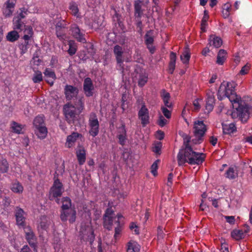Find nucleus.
Returning <instances> with one entry per match:
<instances>
[{
  "instance_id": "1",
  "label": "nucleus",
  "mask_w": 252,
  "mask_h": 252,
  "mask_svg": "<svg viewBox=\"0 0 252 252\" xmlns=\"http://www.w3.org/2000/svg\"><path fill=\"white\" fill-rule=\"evenodd\" d=\"M218 98L220 100L227 97L232 103L233 108H235L232 113L233 118H239L243 123H246L250 117V102L242 100L235 92L233 83L227 82L226 85L221 84L218 93Z\"/></svg>"
},
{
  "instance_id": "13",
  "label": "nucleus",
  "mask_w": 252,
  "mask_h": 252,
  "mask_svg": "<svg viewBox=\"0 0 252 252\" xmlns=\"http://www.w3.org/2000/svg\"><path fill=\"white\" fill-rule=\"evenodd\" d=\"M66 26L67 24L64 20L59 21L56 25V35L60 40H64L66 37L64 29L66 28Z\"/></svg>"
},
{
  "instance_id": "2",
  "label": "nucleus",
  "mask_w": 252,
  "mask_h": 252,
  "mask_svg": "<svg viewBox=\"0 0 252 252\" xmlns=\"http://www.w3.org/2000/svg\"><path fill=\"white\" fill-rule=\"evenodd\" d=\"M179 134L183 138V144L177 155L178 165L182 166L186 163L190 165L194 161L192 156L195 151L192 148L194 144L191 143V137L189 135L182 131H180Z\"/></svg>"
},
{
  "instance_id": "55",
  "label": "nucleus",
  "mask_w": 252,
  "mask_h": 252,
  "mask_svg": "<svg viewBox=\"0 0 252 252\" xmlns=\"http://www.w3.org/2000/svg\"><path fill=\"white\" fill-rule=\"evenodd\" d=\"M250 69V64L249 63H247L244 66H243L241 69L240 70L239 73L242 75H244L247 74Z\"/></svg>"
},
{
  "instance_id": "27",
  "label": "nucleus",
  "mask_w": 252,
  "mask_h": 252,
  "mask_svg": "<svg viewBox=\"0 0 252 252\" xmlns=\"http://www.w3.org/2000/svg\"><path fill=\"white\" fill-rule=\"evenodd\" d=\"M176 61V54L174 52H171L170 54V62L168 65V72L172 74L173 73L175 69Z\"/></svg>"
},
{
  "instance_id": "62",
  "label": "nucleus",
  "mask_w": 252,
  "mask_h": 252,
  "mask_svg": "<svg viewBox=\"0 0 252 252\" xmlns=\"http://www.w3.org/2000/svg\"><path fill=\"white\" fill-rule=\"evenodd\" d=\"M157 138L159 140H161L164 138V132L160 130L157 131Z\"/></svg>"
},
{
  "instance_id": "16",
  "label": "nucleus",
  "mask_w": 252,
  "mask_h": 252,
  "mask_svg": "<svg viewBox=\"0 0 252 252\" xmlns=\"http://www.w3.org/2000/svg\"><path fill=\"white\" fill-rule=\"evenodd\" d=\"M113 53L115 56L117 63L120 67H123L124 50L122 47L119 45H115L113 48Z\"/></svg>"
},
{
  "instance_id": "49",
  "label": "nucleus",
  "mask_w": 252,
  "mask_h": 252,
  "mask_svg": "<svg viewBox=\"0 0 252 252\" xmlns=\"http://www.w3.org/2000/svg\"><path fill=\"white\" fill-rule=\"evenodd\" d=\"M148 81V76L146 74H141L140 75L138 80V86L140 87L144 86Z\"/></svg>"
},
{
  "instance_id": "40",
  "label": "nucleus",
  "mask_w": 252,
  "mask_h": 252,
  "mask_svg": "<svg viewBox=\"0 0 252 252\" xmlns=\"http://www.w3.org/2000/svg\"><path fill=\"white\" fill-rule=\"evenodd\" d=\"M9 170V164L5 158H2L0 160V173H5Z\"/></svg>"
},
{
  "instance_id": "6",
  "label": "nucleus",
  "mask_w": 252,
  "mask_h": 252,
  "mask_svg": "<svg viewBox=\"0 0 252 252\" xmlns=\"http://www.w3.org/2000/svg\"><path fill=\"white\" fill-rule=\"evenodd\" d=\"M25 233V239L34 252H37V238L30 226L23 228Z\"/></svg>"
},
{
  "instance_id": "36",
  "label": "nucleus",
  "mask_w": 252,
  "mask_h": 252,
  "mask_svg": "<svg viewBox=\"0 0 252 252\" xmlns=\"http://www.w3.org/2000/svg\"><path fill=\"white\" fill-rule=\"evenodd\" d=\"M10 189L13 192L16 193H22L24 189L22 184L17 181L12 184Z\"/></svg>"
},
{
  "instance_id": "32",
  "label": "nucleus",
  "mask_w": 252,
  "mask_h": 252,
  "mask_svg": "<svg viewBox=\"0 0 252 252\" xmlns=\"http://www.w3.org/2000/svg\"><path fill=\"white\" fill-rule=\"evenodd\" d=\"M226 55L227 52L225 50H220L217 55L216 63L219 65H222L226 59Z\"/></svg>"
},
{
  "instance_id": "10",
  "label": "nucleus",
  "mask_w": 252,
  "mask_h": 252,
  "mask_svg": "<svg viewBox=\"0 0 252 252\" xmlns=\"http://www.w3.org/2000/svg\"><path fill=\"white\" fill-rule=\"evenodd\" d=\"M76 212L74 209H69L65 210H62L61 212L60 218L62 221H66L68 220L71 223L75 222L76 220Z\"/></svg>"
},
{
  "instance_id": "12",
  "label": "nucleus",
  "mask_w": 252,
  "mask_h": 252,
  "mask_svg": "<svg viewBox=\"0 0 252 252\" xmlns=\"http://www.w3.org/2000/svg\"><path fill=\"white\" fill-rule=\"evenodd\" d=\"M138 116L139 119L141 120V125L143 127H145L147 125L149 124L150 117L149 110L144 104L142 105L138 111Z\"/></svg>"
},
{
  "instance_id": "50",
  "label": "nucleus",
  "mask_w": 252,
  "mask_h": 252,
  "mask_svg": "<svg viewBox=\"0 0 252 252\" xmlns=\"http://www.w3.org/2000/svg\"><path fill=\"white\" fill-rule=\"evenodd\" d=\"M20 12L19 13H18L17 16L14 17V18H19L22 20V19H24L27 15L28 10L26 8H20Z\"/></svg>"
},
{
  "instance_id": "24",
  "label": "nucleus",
  "mask_w": 252,
  "mask_h": 252,
  "mask_svg": "<svg viewBox=\"0 0 252 252\" xmlns=\"http://www.w3.org/2000/svg\"><path fill=\"white\" fill-rule=\"evenodd\" d=\"M80 137H82L81 134L75 132H72L66 138V146L68 148L72 147L77 139Z\"/></svg>"
},
{
  "instance_id": "37",
  "label": "nucleus",
  "mask_w": 252,
  "mask_h": 252,
  "mask_svg": "<svg viewBox=\"0 0 252 252\" xmlns=\"http://www.w3.org/2000/svg\"><path fill=\"white\" fill-rule=\"evenodd\" d=\"M68 45L69 48L67 50V53L70 56H72L75 54L77 51V46L76 43L74 40H70L68 41Z\"/></svg>"
},
{
  "instance_id": "22",
  "label": "nucleus",
  "mask_w": 252,
  "mask_h": 252,
  "mask_svg": "<svg viewBox=\"0 0 252 252\" xmlns=\"http://www.w3.org/2000/svg\"><path fill=\"white\" fill-rule=\"evenodd\" d=\"M120 130L119 131V134L117 137L119 139V143L122 146L125 144L126 140V130L125 124H122V126L119 127Z\"/></svg>"
},
{
  "instance_id": "31",
  "label": "nucleus",
  "mask_w": 252,
  "mask_h": 252,
  "mask_svg": "<svg viewBox=\"0 0 252 252\" xmlns=\"http://www.w3.org/2000/svg\"><path fill=\"white\" fill-rule=\"evenodd\" d=\"M69 9L71 11V14L77 18L80 19L82 17L79 12L78 5L75 2H71L69 4Z\"/></svg>"
},
{
  "instance_id": "28",
  "label": "nucleus",
  "mask_w": 252,
  "mask_h": 252,
  "mask_svg": "<svg viewBox=\"0 0 252 252\" xmlns=\"http://www.w3.org/2000/svg\"><path fill=\"white\" fill-rule=\"evenodd\" d=\"M209 40L210 46H213L217 48L220 47L222 44V40L221 38L214 35H210Z\"/></svg>"
},
{
  "instance_id": "64",
  "label": "nucleus",
  "mask_w": 252,
  "mask_h": 252,
  "mask_svg": "<svg viewBox=\"0 0 252 252\" xmlns=\"http://www.w3.org/2000/svg\"><path fill=\"white\" fill-rule=\"evenodd\" d=\"M225 218L227 222L230 224H234L235 221V217L234 216H225Z\"/></svg>"
},
{
  "instance_id": "14",
  "label": "nucleus",
  "mask_w": 252,
  "mask_h": 252,
  "mask_svg": "<svg viewBox=\"0 0 252 252\" xmlns=\"http://www.w3.org/2000/svg\"><path fill=\"white\" fill-rule=\"evenodd\" d=\"M25 212L24 211L19 207H16L15 210V216L16 218V224L19 226L22 227L23 228L25 227V220L26 218L25 217Z\"/></svg>"
},
{
  "instance_id": "61",
  "label": "nucleus",
  "mask_w": 252,
  "mask_h": 252,
  "mask_svg": "<svg viewBox=\"0 0 252 252\" xmlns=\"http://www.w3.org/2000/svg\"><path fill=\"white\" fill-rule=\"evenodd\" d=\"M114 211L112 209L111 207H109L105 211V214L103 217H110V216L113 213Z\"/></svg>"
},
{
  "instance_id": "59",
  "label": "nucleus",
  "mask_w": 252,
  "mask_h": 252,
  "mask_svg": "<svg viewBox=\"0 0 252 252\" xmlns=\"http://www.w3.org/2000/svg\"><path fill=\"white\" fill-rule=\"evenodd\" d=\"M3 13L5 17H9L12 14L13 11L11 9L8 8L6 6L3 8Z\"/></svg>"
},
{
  "instance_id": "4",
  "label": "nucleus",
  "mask_w": 252,
  "mask_h": 252,
  "mask_svg": "<svg viewBox=\"0 0 252 252\" xmlns=\"http://www.w3.org/2000/svg\"><path fill=\"white\" fill-rule=\"evenodd\" d=\"M63 112L66 121L69 124H74L81 113L79 112L78 110H76L75 106L70 102L64 105Z\"/></svg>"
},
{
  "instance_id": "7",
  "label": "nucleus",
  "mask_w": 252,
  "mask_h": 252,
  "mask_svg": "<svg viewBox=\"0 0 252 252\" xmlns=\"http://www.w3.org/2000/svg\"><path fill=\"white\" fill-rule=\"evenodd\" d=\"M70 32L72 36L78 42L85 43L87 42L85 32L81 30L76 24H72L70 27Z\"/></svg>"
},
{
  "instance_id": "39",
  "label": "nucleus",
  "mask_w": 252,
  "mask_h": 252,
  "mask_svg": "<svg viewBox=\"0 0 252 252\" xmlns=\"http://www.w3.org/2000/svg\"><path fill=\"white\" fill-rule=\"evenodd\" d=\"M19 38V34L15 30L9 32L6 36V39L10 42H14Z\"/></svg>"
},
{
  "instance_id": "9",
  "label": "nucleus",
  "mask_w": 252,
  "mask_h": 252,
  "mask_svg": "<svg viewBox=\"0 0 252 252\" xmlns=\"http://www.w3.org/2000/svg\"><path fill=\"white\" fill-rule=\"evenodd\" d=\"M154 31L150 30L148 31L144 36V43L147 48L151 54H153L156 51V48L154 46Z\"/></svg>"
},
{
  "instance_id": "30",
  "label": "nucleus",
  "mask_w": 252,
  "mask_h": 252,
  "mask_svg": "<svg viewBox=\"0 0 252 252\" xmlns=\"http://www.w3.org/2000/svg\"><path fill=\"white\" fill-rule=\"evenodd\" d=\"M223 133L224 134H231L236 131V127L233 123L222 124Z\"/></svg>"
},
{
  "instance_id": "60",
  "label": "nucleus",
  "mask_w": 252,
  "mask_h": 252,
  "mask_svg": "<svg viewBox=\"0 0 252 252\" xmlns=\"http://www.w3.org/2000/svg\"><path fill=\"white\" fill-rule=\"evenodd\" d=\"M90 235H88V240L89 242H90V243H92L94 242V240L95 235L94 234V232L92 229L90 230Z\"/></svg>"
},
{
  "instance_id": "15",
  "label": "nucleus",
  "mask_w": 252,
  "mask_h": 252,
  "mask_svg": "<svg viewBox=\"0 0 252 252\" xmlns=\"http://www.w3.org/2000/svg\"><path fill=\"white\" fill-rule=\"evenodd\" d=\"M94 89V87L92 79L89 77L85 78L83 83V91L86 96L87 97L93 96Z\"/></svg>"
},
{
  "instance_id": "58",
  "label": "nucleus",
  "mask_w": 252,
  "mask_h": 252,
  "mask_svg": "<svg viewBox=\"0 0 252 252\" xmlns=\"http://www.w3.org/2000/svg\"><path fill=\"white\" fill-rule=\"evenodd\" d=\"M222 9L226 11H228L229 12H230V13H232L234 12L231 4L229 2H227L225 4H224L223 5Z\"/></svg>"
},
{
  "instance_id": "26",
  "label": "nucleus",
  "mask_w": 252,
  "mask_h": 252,
  "mask_svg": "<svg viewBox=\"0 0 252 252\" xmlns=\"http://www.w3.org/2000/svg\"><path fill=\"white\" fill-rule=\"evenodd\" d=\"M28 25L21 19L19 18H14L13 19V29L14 30L19 31V32L23 31Z\"/></svg>"
},
{
  "instance_id": "33",
  "label": "nucleus",
  "mask_w": 252,
  "mask_h": 252,
  "mask_svg": "<svg viewBox=\"0 0 252 252\" xmlns=\"http://www.w3.org/2000/svg\"><path fill=\"white\" fill-rule=\"evenodd\" d=\"M47 128L45 126L36 128L35 133L40 139H44L47 135Z\"/></svg>"
},
{
  "instance_id": "34",
  "label": "nucleus",
  "mask_w": 252,
  "mask_h": 252,
  "mask_svg": "<svg viewBox=\"0 0 252 252\" xmlns=\"http://www.w3.org/2000/svg\"><path fill=\"white\" fill-rule=\"evenodd\" d=\"M23 31L24 35L22 38L24 40H31V39L32 38L34 32L32 26H27V27Z\"/></svg>"
},
{
  "instance_id": "23",
  "label": "nucleus",
  "mask_w": 252,
  "mask_h": 252,
  "mask_svg": "<svg viewBox=\"0 0 252 252\" xmlns=\"http://www.w3.org/2000/svg\"><path fill=\"white\" fill-rule=\"evenodd\" d=\"M193 162L190 165H200L205 160L206 155L202 153L195 152L192 156Z\"/></svg>"
},
{
  "instance_id": "8",
  "label": "nucleus",
  "mask_w": 252,
  "mask_h": 252,
  "mask_svg": "<svg viewBox=\"0 0 252 252\" xmlns=\"http://www.w3.org/2000/svg\"><path fill=\"white\" fill-rule=\"evenodd\" d=\"M89 126L90 128L89 131V134L93 137L97 136L99 133V125L97 116L94 113H92L90 115Z\"/></svg>"
},
{
  "instance_id": "43",
  "label": "nucleus",
  "mask_w": 252,
  "mask_h": 252,
  "mask_svg": "<svg viewBox=\"0 0 252 252\" xmlns=\"http://www.w3.org/2000/svg\"><path fill=\"white\" fill-rule=\"evenodd\" d=\"M62 206L61 207L62 210H67L71 209V200L68 197H64L62 198Z\"/></svg>"
},
{
  "instance_id": "56",
  "label": "nucleus",
  "mask_w": 252,
  "mask_h": 252,
  "mask_svg": "<svg viewBox=\"0 0 252 252\" xmlns=\"http://www.w3.org/2000/svg\"><path fill=\"white\" fill-rule=\"evenodd\" d=\"M167 121L166 120L163 116L160 115L159 116V119L158 121V124L160 126V127H163L165 126V125L167 124Z\"/></svg>"
},
{
  "instance_id": "48",
  "label": "nucleus",
  "mask_w": 252,
  "mask_h": 252,
  "mask_svg": "<svg viewBox=\"0 0 252 252\" xmlns=\"http://www.w3.org/2000/svg\"><path fill=\"white\" fill-rule=\"evenodd\" d=\"M162 146V145L161 142H156L153 147V152L156 153L157 155H160Z\"/></svg>"
},
{
  "instance_id": "35",
  "label": "nucleus",
  "mask_w": 252,
  "mask_h": 252,
  "mask_svg": "<svg viewBox=\"0 0 252 252\" xmlns=\"http://www.w3.org/2000/svg\"><path fill=\"white\" fill-rule=\"evenodd\" d=\"M75 99L76 100L74 101L73 105L75 106L76 110H78L79 112H82L84 109V97L83 96H79Z\"/></svg>"
},
{
  "instance_id": "5",
  "label": "nucleus",
  "mask_w": 252,
  "mask_h": 252,
  "mask_svg": "<svg viewBox=\"0 0 252 252\" xmlns=\"http://www.w3.org/2000/svg\"><path fill=\"white\" fill-rule=\"evenodd\" d=\"M54 183L50 190L49 199L53 200L55 198L62 196L63 192V185L58 179V174L55 172L54 177Z\"/></svg>"
},
{
  "instance_id": "11",
  "label": "nucleus",
  "mask_w": 252,
  "mask_h": 252,
  "mask_svg": "<svg viewBox=\"0 0 252 252\" xmlns=\"http://www.w3.org/2000/svg\"><path fill=\"white\" fill-rule=\"evenodd\" d=\"M64 92L66 100L70 101L77 98L79 89L72 85H66L64 87Z\"/></svg>"
},
{
  "instance_id": "25",
  "label": "nucleus",
  "mask_w": 252,
  "mask_h": 252,
  "mask_svg": "<svg viewBox=\"0 0 252 252\" xmlns=\"http://www.w3.org/2000/svg\"><path fill=\"white\" fill-rule=\"evenodd\" d=\"M163 102L164 104V107H166L169 109H172L173 105L172 102H169L170 98V94L169 93L167 92L165 90L163 89L161 91L160 94Z\"/></svg>"
},
{
  "instance_id": "38",
  "label": "nucleus",
  "mask_w": 252,
  "mask_h": 252,
  "mask_svg": "<svg viewBox=\"0 0 252 252\" xmlns=\"http://www.w3.org/2000/svg\"><path fill=\"white\" fill-rule=\"evenodd\" d=\"M225 175V177L230 180L235 179L238 176V173L233 167H229Z\"/></svg>"
},
{
  "instance_id": "57",
  "label": "nucleus",
  "mask_w": 252,
  "mask_h": 252,
  "mask_svg": "<svg viewBox=\"0 0 252 252\" xmlns=\"http://www.w3.org/2000/svg\"><path fill=\"white\" fill-rule=\"evenodd\" d=\"M142 17H135L134 20H135V24L136 26V28H140V27H144V25L142 23V21L141 20Z\"/></svg>"
},
{
  "instance_id": "47",
  "label": "nucleus",
  "mask_w": 252,
  "mask_h": 252,
  "mask_svg": "<svg viewBox=\"0 0 252 252\" xmlns=\"http://www.w3.org/2000/svg\"><path fill=\"white\" fill-rule=\"evenodd\" d=\"M190 58V53L188 50L184 51L180 56L181 60L184 64H187L189 63Z\"/></svg>"
},
{
  "instance_id": "42",
  "label": "nucleus",
  "mask_w": 252,
  "mask_h": 252,
  "mask_svg": "<svg viewBox=\"0 0 252 252\" xmlns=\"http://www.w3.org/2000/svg\"><path fill=\"white\" fill-rule=\"evenodd\" d=\"M209 14L207 10H205L204 11V16L201 20V30L202 32L206 31V27L207 26V22L209 19Z\"/></svg>"
},
{
  "instance_id": "54",
  "label": "nucleus",
  "mask_w": 252,
  "mask_h": 252,
  "mask_svg": "<svg viewBox=\"0 0 252 252\" xmlns=\"http://www.w3.org/2000/svg\"><path fill=\"white\" fill-rule=\"evenodd\" d=\"M15 0H8L4 4V6L9 9L14 11V9L15 6Z\"/></svg>"
},
{
  "instance_id": "21",
  "label": "nucleus",
  "mask_w": 252,
  "mask_h": 252,
  "mask_svg": "<svg viewBox=\"0 0 252 252\" xmlns=\"http://www.w3.org/2000/svg\"><path fill=\"white\" fill-rule=\"evenodd\" d=\"M215 102L214 93L212 92H209L207 93V98L206 103V109L208 112L213 110Z\"/></svg>"
},
{
  "instance_id": "19",
  "label": "nucleus",
  "mask_w": 252,
  "mask_h": 252,
  "mask_svg": "<svg viewBox=\"0 0 252 252\" xmlns=\"http://www.w3.org/2000/svg\"><path fill=\"white\" fill-rule=\"evenodd\" d=\"M143 1L140 0L134 1V16L135 17H142L144 9L142 8Z\"/></svg>"
},
{
  "instance_id": "29",
  "label": "nucleus",
  "mask_w": 252,
  "mask_h": 252,
  "mask_svg": "<svg viewBox=\"0 0 252 252\" xmlns=\"http://www.w3.org/2000/svg\"><path fill=\"white\" fill-rule=\"evenodd\" d=\"M140 246L137 242L134 241H130L127 244V252H139Z\"/></svg>"
},
{
  "instance_id": "45",
  "label": "nucleus",
  "mask_w": 252,
  "mask_h": 252,
  "mask_svg": "<svg viewBox=\"0 0 252 252\" xmlns=\"http://www.w3.org/2000/svg\"><path fill=\"white\" fill-rule=\"evenodd\" d=\"M12 130L13 132L21 134L23 133L22 129L23 128V126L22 125L18 124L15 122H12L11 125Z\"/></svg>"
},
{
  "instance_id": "46",
  "label": "nucleus",
  "mask_w": 252,
  "mask_h": 252,
  "mask_svg": "<svg viewBox=\"0 0 252 252\" xmlns=\"http://www.w3.org/2000/svg\"><path fill=\"white\" fill-rule=\"evenodd\" d=\"M32 80L34 83H39L41 82L43 80V76L41 72L38 70L35 71Z\"/></svg>"
},
{
  "instance_id": "44",
  "label": "nucleus",
  "mask_w": 252,
  "mask_h": 252,
  "mask_svg": "<svg viewBox=\"0 0 252 252\" xmlns=\"http://www.w3.org/2000/svg\"><path fill=\"white\" fill-rule=\"evenodd\" d=\"M33 126L36 128L45 126L43 116H37L33 120Z\"/></svg>"
},
{
  "instance_id": "52",
  "label": "nucleus",
  "mask_w": 252,
  "mask_h": 252,
  "mask_svg": "<svg viewBox=\"0 0 252 252\" xmlns=\"http://www.w3.org/2000/svg\"><path fill=\"white\" fill-rule=\"evenodd\" d=\"M168 108L164 106L161 107V110L163 115L167 118L169 119L171 117V111L168 109Z\"/></svg>"
},
{
  "instance_id": "20",
  "label": "nucleus",
  "mask_w": 252,
  "mask_h": 252,
  "mask_svg": "<svg viewBox=\"0 0 252 252\" xmlns=\"http://www.w3.org/2000/svg\"><path fill=\"white\" fill-rule=\"evenodd\" d=\"M76 154L79 164L83 165L85 162L86 158V151L85 148L82 146H78Z\"/></svg>"
},
{
  "instance_id": "3",
  "label": "nucleus",
  "mask_w": 252,
  "mask_h": 252,
  "mask_svg": "<svg viewBox=\"0 0 252 252\" xmlns=\"http://www.w3.org/2000/svg\"><path fill=\"white\" fill-rule=\"evenodd\" d=\"M193 129L195 138L191 139V143L194 145L199 144L204 140L203 137L207 131L206 126L202 121H195Z\"/></svg>"
},
{
  "instance_id": "17",
  "label": "nucleus",
  "mask_w": 252,
  "mask_h": 252,
  "mask_svg": "<svg viewBox=\"0 0 252 252\" xmlns=\"http://www.w3.org/2000/svg\"><path fill=\"white\" fill-rule=\"evenodd\" d=\"M250 230L249 227L247 225L246 228L243 230L242 229H234L231 233V236L235 240L238 241L244 238L246 234Z\"/></svg>"
},
{
  "instance_id": "53",
  "label": "nucleus",
  "mask_w": 252,
  "mask_h": 252,
  "mask_svg": "<svg viewBox=\"0 0 252 252\" xmlns=\"http://www.w3.org/2000/svg\"><path fill=\"white\" fill-rule=\"evenodd\" d=\"M122 225L123 224L121 222H119V224H117V226L115 228L114 237L116 239L121 234L122 229Z\"/></svg>"
},
{
  "instance_id": "63",
  "label": "nucleus",
  "mask_w": 252,
  "mask_h": 252,
  "mask_svg": "<svg viewBox=\"0 0 252 252\" xmlns=\"http://www.w3.org/2000/svg\"><path fill=\"white\" fill-rule=\"evenodd\" d=\"M11 203L10 199L8 196H5L3 199V204L5 207H8Z\"/></svg>"
},
{
  "instance_id": "41",
  "label": "nucleus",
  "mask_w": 252,
  "mask_h": 252,
  "mask_svg": "<svg viewBox=\"0 0 252 252\" xmlns=\"http://www.w3.org/2000/svg\"><path fill=\"white\" fill-rule=\"evenodd\" d=\"M113 219L111 217H103V226L105 228L110 230L112 228Z\"/></svg>"
},
{
  "instance_id": "18",
  "label": "nucleus",
  "mask_w": 252,
  "mask_h": 252,
  "mask_svg": "<svg viewBox=\"0 0 252 252\" xmlns=\"http://www.w3.org/2000/svg\"><path fill=\"white\" fill-rule=\"evenodd\" d=\"M46 82L52 86L54 85L55 80L57 79V77L55 72L50 68H46L43 72Z\"/></svg>"
},
{
  "instance_id": "51",
  "label": "nucleus",
  "mask_w": 252,
  "mask_h": 252,
  "mask_svg": "<svg viewBox=\"0 0 252 252\" xmlns=\"http://www.w3.org/2000/svg\"><path fill=\"white\" fill-rule=\"evenodd\" d=\"M159 162L158 159L156 160L151 166V173L154 176H156L158 175L157 169L158 168V162Z\"/></svg>"
}]
</instances>
